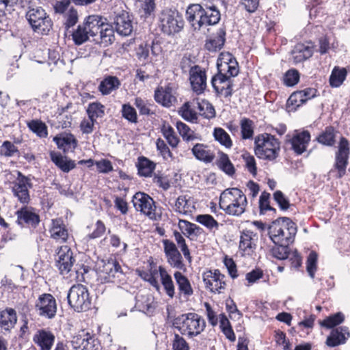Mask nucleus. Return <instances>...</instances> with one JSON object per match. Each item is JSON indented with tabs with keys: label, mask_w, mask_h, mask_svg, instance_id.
<instances>
[{
	"label": "nucleus",
	"mask_w": 350,
	"mask_h": 350,
	"mask_svg": "<svg viewBox=\"0 0 350 350\" xmlns=\"http://www.w3.org/2000/svg\"><path fill=\"white\" fill-rule=\"evenodd\" d=\"M299 80V73L295 69L288 70L284 75V83L286 85L291 87L296 85Z\"/></svg>",
	"instance_id": "61"
},
{
	"label": "nucleus",
	"mask_w": 350,
	"mask_h": 350,
	"mask_svg": "<svg viewBox=\"0 0 350 350\" xmlns=\"http://www.w3.org/2000/svg\"><path fill=\"white\" fill-rule=\"evenodd\" d=\"M176 126L183 139L186 141H191L196 138L193 131H191L186 124L180 121H178Z\"/></svg>",
	"instance_id": "58"
},
{
	"label": "nucleus",
	"mask_w": 350,
	"mask_h": 350,
	"mask_svg": "<svg viewBox=\"0 0 350 350\" xmlns=\"http://www.w3.org/2000/svg\"><path fill=\"white\" fill-rule=\"evenodd\" d=\"M191 151L195 157L198 160L210 163L214 159L213 154L203 144H196L192 148Z\"/></svg>",
	"instance_id": "37"
},
{
	"label": "nucleus",
	"mask_w": 350,
	"mask_h": 350,
	"mask_svg": "<svg viewBox=\"0 0 350 350\" xmlns=\"http://www.w3.org/2000/svg\"><path fill=\"white\" fill-rule=\"evenodd\" d=\"M68 304L77 312L88 310L91 308L92 299L88 288L83 284L71 286L67 294Z\"/></svg>",
	"instance_id": "4"
},
{
	"label": "nucleus",
	"mask_w": 350,
	"mask_h": 350,
	"mask_svg": "<svg viewBox=\"0 0 350 350\" xmlns=\"http://www.w3.org/2000/svg\"><path fill=\"white\" fill-rule=\"evenodd\" d=\"M55 335L45 329H38L33 337V341L40 350H51L55 342Z\"/></svg>",
	"instance_id": "21"
},
{
	"label": "nucleus",
	"mask_w": 350,
	"mask_h": 350,
	"mask_svg": "<svg viewBox=\"0 0 350 350\" xmlns=\"http://www.w3.org/2000/svg\"><path fill=\"white\" fill-rule=\"evenodd\" d=\"M267 230L273 243L290 245L294 241L297 225L289 217H281L273 221Z\"/></svg>",
	"instance_id": "2"
},
{
	"label": "nucleus",
	"mask_w": 350,
	"mask_h": 350,
	"mask_svg": "<svg viewBox=\"0 0 350 350\" xmlns=\"http://www.w3.org/2000/svg\"><path fill=\"white\" fill-rule=\"evenodd\" d=\"M178 227L187 237L193 234L198 237L204 232L201 227L185 219H179Z\"/></svg>",
	"instance_id": "38"
},
{
	"label": "nucleus",
	"mask_w": 350,
	"mask_h": 350,
	"mask_svg": "<svg viewBox=\"0 0 350 350\" xmlns=\"http://www.w3.org/2000/svg\"><path fill=\"white\" fill-rule=\"evenodd\" d=\"M56 266L62 275L68 273L75 262L73 253L68 246H62L57 253Z\"/></svg>",
	"instance_id": "14"
},
{
	"label": "nucleus",
	"mask_w": 350,
	"mask_h": 350,
	"mask_svg": "<svg viewBox=\"0 0 350 350\" xmlns=\"http://www.w3.org/2000/svg\"><path fill=\"white\" fill-rule=\"evenodd\" d=\"M17 216L16 222L22 227L36 228L40 220V216L36 213L35 208L25 205L16 212Z\"/></svg>",
	"instance_id": "13"
},
{
	"label": "nucleus",
	"mask_w": 350,
	"mask_h": 350,
	"mask_svg": "<svg viewBox=\"0 0 350 350\" xmlns=\"http://www.w3.org/2000/svg\"><path fill=\"white\" fill-rule=\"evenodd\" d=\"M163 249L167 262L172 267L182 269L184 267L183 257L176 245L168 239L163 240Z\"/></svg>",
	"instance_id": "17"
},
{
	"label": "nucleus",
	"mask_w": 350,
	"mask_h": 350,
	"mask_svg": "<svg viewBox=\"0 0 350 350\" xmlns=\"http://www.w3.org/2000/svg\"><path fill=\"white\" fill-rule=\"evenodd\" d=\"M122 116L131 123H137V114L135 109L129 103L123 104L121 109Z\"/></svg>",
	"instance_id": "55"
},
{
	"label": "nucleus",
	"mask_w": 350,
	"mask_h": 350,
	"mask_svg": "<svg viewBox=\"0 0 350 350\" xmlns=\"http://www.w3.org/2000/svg\"><path fill=\"white\" fill-rule=\"evenodd\" d=\"M312 54L313 48L310 43H297L292 51L293 58L295 63H301L309 59Z\"/></svg>",
	"instance_id": "24"
},
{
	"label": "nucleus",
	"mask_w": 350,
	"mask_h": 350,
	"mask_svg": "<svg viewBox=\"0 0 350 350\" xmlns=\"http://www.w3.org/2000/svg\"><path fill=\"white\" fill-rule=\"evenodd\" d=\"M31 188H33L31 179L18 172L16 180L13 182L12 190L20 203L25 205L29 203L31 198L29 189Z\"/></svg>",
	"instance_id": "8"
},
{
	"label": "nucleus",
	"mask_w": 350,
	"mask_h": 350,
	"mask_svg": "<svg viewBox=\"0 0 350 350\" xmlns=\"http://www.w3.org/2000/svg\"><path fill=\"white\" fill-rule=\"evenodd\" d=\"M159 271L161 276V284L165 291L166 294L172 298L174 296V285L170 275H169L165 268L159 266Z\"/></svg>",
	"instance_id": "40"
},
{
	"label": "nucleus",
	"mask_w": 350,
	"mask_h": 350,
	"mask_svg": "<svg viewBox=\"0 0 350 350\" xmlns=\"http://www.w3.org/2000/svg\"><path fill=\"white\" fill-rule=\"evenodd\" d=\"M275 246H273L271 249L272 256L279 260H285L288 258L291 255V250L289 248V245H286L283 243H274Z\"/></svg>",
	"instance_id": "48"
},
{
	"label": "nucleus",
	"mask_w": 350,
	"mask_h": 350,
	"mask_svg": "<svg viewBox=\"0 0 350 350\" xmlns=\"http://www.w3.org/2000/svg\"><path fill=\"white\" fill-rule=\"evenodd\" d=\"M120 86V81L117 77L108 76L100 82L98 90L103 95H108Z\"/></svg>",
	"instance_id": "35"
},
{
	"label": "nucleus",
	"mask_w": 350,
	"mask_h": 350,
	"mask_svg": "<svg viewBox=\"0 0 350 350\" xmlns=\"http://www.w3.org/2000/svg\"><path fill=\"white\" fill-rule=\"evenodd\" d=\"M205 327L206 322L199 314L193 312L187 313L185 327L181 334L187 333L189 338H193L203 332Z\"/></svg>",
	"instance_id": "12"
},
{
	"label": "nucleus",
	"mask_w": 350,
	"mask_h": 350,
	"mask_svg": "<svg viewBox=\"0 0 350 350\" xmlns=\"http://www.w3.org/2000/svg\"><path fill=\"white\" fill-rule=\"evenodd\" d=\"M345 320V316L342 312H337L334 315H331L320 322L322 327L330 329L342 323Z\"/></svg>",
	"instance_id": "53"
},
{
	"label": "nucleus",
	"mask_w": 350,
	"mask_h": 350,
	"mask_svg": "<svg viewBox=\"0 0 350 350\" xmlns=\"http://www.w3.org/2000/svg\"><path fill=\"white\" fill-rule=\"evenodd\" d=\"M161 133L170 146L172 148L178 146L179 139L176 135L174 129L170 124L164 123L161 127Z\"/></svg>",
	"instance_id": "45"
},
{
	"label": "nucleus",
	"mask_w": 350,
	"mask_h": 350,
	"mask_svg": "<svg viewBox=\"0 0 350 350\" xmlns=\"http://www.w3.org/2000/svg\"><path fill=\"white\" fill-rule=\"evenodd\" d=\"M0 320L1 329L10 332L17 322L16 311L11 308L0 310Z\"/></svg>",
	"instance_id": "25"
},
{
	"label": "nucleus",
	"mask_w": 350,
	"mask_h": 350,
	"mask_svg": "<svg viewBox=\"0 0 350 350\" xmlns=\"http://www.w3.org/2000/svg\"><path fill=\"white\" fill-rule=\"evenodd\" d=\"M159 19L162 32L168 36L180 32L185 25L183 16L176 10H163Z\"/></svg>",
	"instance_id": "6"
},
{
	"label": "nucleus",
	"mask_w": 350,
	"mask_h": 350,
	"mask_svg": "<svg viewBox=\"0 0 350 350\" xmlns=\"http://www.w3.org/2000/svg\"><path fill=\"white\" fill-rule=\"evenodd\" d=\"M26 18L34 31L47 33L53 23L44 9L40 6H29L26 12Z\"/></svg>",
	"instance_id": "5"
},
{
	"label": "nucleus",
	"mask_w": 350,
	"mask_h": 350,
	"mask_svg": "<svg viewBox=\"0 0 350 350\" xmlns=\"http://www.w3.org/2000/svg\"><path fill=\"white\" fill-rule=\"evenodd\" d=\"M225 275L218 269L207 271L203 273V281L206 288L213 293H221V290L226 287Z\"/></svg>",
	"instance_id": "15"
},
{
	"label": "nucleus",
	"mask_w": 350,
	"mask_h": 350,
	"mask_svg": "<svg viewBox=\"0 0 350 350\" xmlns=\"http://www.w3.org/2000/svg\"><path fill=\"white\" fill-rule=\"evenodd\" d=\"M174 237L177 244L180 247L184 256L190 262L191 260V256L190 255V252L188 248V246L186 244L185 239L182 236V234L176 230L174 231Z\"/></svg>",
	"instance_id": "57"
},
{
	"label": "nucleus",
	"mask_w": 350,
	"mask_h": 350,
	"mask_svg": "<svg viewBox=\"0 0 350 350\" xmlns=\"http://www.w3.org/2000/svg\"><path fill=\"white\" fill-rule=\"evenodd\" d=\"M270 194L266 191L261 193L259 199V208L260 213L265 214L266 211H272L274 213L276 212L275 208L271 207L269 204Z\"/></svg>",
	"instance_id": "60"
},
{
	"label": "nucleus",
	"mask_w": 350,
	"mask_h": 350,
	"mask_svg": "<svg viewBox=\"0 0 350 350\" xmlns=\"http://www.w3.org/2000/svg\"><path fill=\"white\" fill-rule=\"evenodd\" d=\"M211 84L217 95H223L226 98L232 95V80L227 77L214 76L211 80Z\"/></svg>",
	"instance_id": "18"
},
{
	"label": "nucleus",
	"mask_w": 350,
	"mask_h": 350,
	"mask_svg": "<svg viewBox=\"0 0 350 350\" xmlns=\"http://www.w3.org/2000/svg\"><path fill=\"white\" fill-rule=\"evenodd\" d=\"M347 71L345 68L335 66L329 77V85L332 88L340 87L345 80Z\"/></svg>",
	"instance_id": "39"
},
{
	"label": "nucleus",
	"mask_w": 350,
	"mask_h": 350,
	"mask_svg": "<svg viewBox=\"0 0 350 350\" xmlns=\"http://www.w3.org/2000/svg\"><path fill=\"white\" fill-rule=\"evenodd\" d=\"M317 254L314 252H312L308 256L306 261V270L309 276L313 279L314 273L317 271Z\"/></svg>",
	"instance_id": "59"
},
{
	"label": "nucleus",
	"mask_w": 350,
	"mask_h": 350,
	"mask_svg": "<svg viewBox=\"0 0 350 350\" xmlns=\"http://www.w3.org/2000/svg\"><path fill=\"white\" fill-rule=\"evenodd\" d=\"M50 158L53 163L64 172L68 173L76 167L75 161L68 159L66 157L62 156L59 152L51 151Z\"/></svg>",
	"instance_id": "26"
},
{
	"label": "nucleus",
	"mask_w": 350,
	"mask_h": 350,
	"mask_svg": "<svg viewBox=\"0 0 350 350\" xmlns=\"http://www.w3.org/2000/svg\"><path fill=\"white\" fill-rule=\"evenodd\" d=\"M213 136L216 141L221 145L227 148H230L232 146V142L228 133L222 128H215L213 131Z\"/></svg>",
	"instance_id": "47"
},
{
	"label": "nucleus",
	"mask_w": 350,
	"mask_h": 350,
	"mask_svg": "<svg viewBox=\"0 0 350 350\" xmlns=\"http://www.w3.org/2000/svg\"><path fill=\"white\" fill-rule=\"evenodd\" d=\"M154 99L157 103L167 107L172 106L176 100V97L172 94V90L170 88H157L154 92Z\"/></svg>",
	"instance_id": "30"
},
{
	"label": "nucleus",
	"mask_w": 350,
	"mask_h": 350,
	"mask_svg": "<svg viewBox=\"0 0 350 350\" xmlns=\"http://www.w3.org/2000/svg\"><path fill=\"white\" fill-rule=\"evenodd\" d=\"M337 133L338 131L334 126H326L322 133L317 137V140L319 143L324 146H333L336 144V136Z\"/></svg>",
	"instance_id": "34"
},
{
	"label": "nucleus",
	"mask_w": 350,
	"mask_h": 350,
	"mask_svg": "<svg viewBox=\"0 0 350 350\" xmlns=\"http://www.w3.org/2000/svg\"><path fill=\"white\" fill-rule=\"evenodd\" d=\"M256 236L252 231L243 230L240 237L239 248L247 254H250L256 247L253 237Z\"/></svg>",
	"instance_id": "32"
},
{
	"label": "nucleus",
	"mask_w": 350,
	"mask_h": 350,
	"mask_svg": "<svg viewBox=\"0 0 350 350\" xmlns=\"http://www.w3.org/2000/svg\"><path fill=\"white\" fill-rule=\"evenodd\" d=\"M217 166L227 175L232 176L235 173V169L227 154L223 152H218V159L216 161Z\"/></svg>",
	"instance_id": "36"
},
{
	"label": "nucleus",
	"mask_w": 350,
	"mask_h": 350,
	"mask_svg": "<svg viewBox=\"0 0 350 350\" xmlns=\"http://www.w3.org/2000/svg\"><path fill=\"white\" fill-rule=\"evenodd\" d=\"M137 167L139 176L148 177L152 175L155 164L148 159L142 157L139 158Z\"/></svg>",
	"instance_id": "41"
},
{
	"label": "nucleus",
	"mask_w": 350,
	"mask_h": 350,
	"mask_svg": "<svg viewBox=\"0 0 350 350\" xmlns=\"http://www.w3.org/2000/svg\"><path fill=\"white\" fill-rule=\"evenodd\" d=\"M132 203L137 211H140L150 219H157L155 202L149 195L137 192L133 197Z\"/></svg>",
	"instance_id": "9"
},
{
	"label": "nucleus",
	"mask_w": 350,
	"mask_h": 350,
	"mask_svg": "<svg viewBox=\"0 0 350 350\" xmlns=\"http://www.w3.org/2000/svg\"><path fill=\"white\" fill-rule=\"evenodd\" d=\"M189 81L192 90L198 94H202L206 88V71L198 65L189 70Z\"/></svg>",
	"instance_id": "16"
},
{
	"label": "nucleus",
	"mask_w": 350,
	"mask_h": 350,
	"mask_svg": "<svg viewBox=\"0 0 350 350\" xmlns=\"http://www.w3.org/2000/svg\"><path fill=\"white\" fill-rule=\"evenodd\" d=\"M29 129L40 137H46L48 135L47 126L39 120H33L27 123Z\"/></svg>",
	"instance_id": "50"
},
{
	"label": "nucleus",
	"mask_w": 350,
	"mask_h": 350,
	"mask_svg": "<svg viewBox=\"0 0 350 350\" xmlns=\"http://www.w3.org/2000/svg\"><path fill=\"white\" fill-rule=\"evenodd\" d=\"M273 196V200L277 202L282 211L288 210L290 207L289 200L281 191L278 190L275 191Z\"/></svg>",
	"instance_id": "62"
},
{
	"label": "nucleus",
	"mask_w": 350,
	"mask_h": 350,
	"mask_svg": "<svg viewBox=\"0 0 350 350\" xmlns=\"http://www.w3.org/2000/svg\"><path fill=\"white\" fill-rule=\"evenodd\" d=\"M350 154L349 144L348 140L341 137L340 139L338 150L335 154L334 168L337 170V178H341L346 174V169L349 164Z\"/></svg>",
	"instance_id": "7"
},
{
	"label": "nucleus",
	"mask_w": 350,
	"mask_h": 350,
	"mask_svg": "<svg viewBox=\"0 0 350 350\" xmlns=\"http://www.w3.org/2000/svg\"><path fill=\"white\" fill-rule=\"evenodd\" d=\"M180 115L185 120L194 122L198 120L196 113L190 108L189 104L185 103L180 111Z\"/></svg>",
	"instance_id": "63"
},
{
	"label": "nucleus",
	"mask_w": 350,
	"mask_h": 350,
	"mask_svg": "<svg viewBox=\"0 0 350 350\" xmlns=\"http://www.w3.org/2000/svg\"><path fill=\"white\" fill-rule=\"evenodd\" d=\"M99 38L100 40V42L104 44V46H108L113 42L115 40L114 37V28L112 25L104 23L102 28H100V31L98 32Z\"/></svg>",
	"instance_id": "42"
},
{
	"label": "nucleus",
	"mask_w": 350,
	"mask_h": 350,
	"mask_svg": "<svg viewBox=\"0 0 350 350\" xmlns=\"http://www.w3.org/2000/svg\"><path fill=\"white\" fill-rule=\"evenodd\" d=\"M100 272L105 280L107 282H114L115 278H118L122 273L121 266L119 262L113 258L107 261H103Z\"/></svg>",
	"instance_id": "19"
},
{
	"label": "nucleus",
	"mask_w": 350,
	"mask_h": 350,
	"mask_svg": "<svg viewBox=\"0 0 350 350\" xmlns=\"http://www.w3.org/2000/svg\"><path fill=\"white\" fill-rule=\"evenodd\" d=\"M113 27L120 36H129L133 31V19L128 12H115L111 16Z\"/></svg>",
	"instance_id": "11"
},
{
	"label": "nucleus",
	"mask_w": 350,
	"mask_h": 350,
	"mask_svg": "<svg viewBox=\"0 0 350 350\" xmlns=\"http://www.w3.org/2000/svg\"><path fill=\"white\" fill-rule=\"evenodd\" d=\"M241 137L244 139H250L254 135L253 121L244 118L241 120Z\"/></svg>",
	"instance_id": "56"
},
{
	"label": "nucleus",
	"mask_w": 350,
	"mask_h": 350,
	"mask_svg": "<svg viewBox=\"0 0 350 350\" xmlns=\"http://www.w3.org/2000/svg\"><path fill=\"white\" fill-rule=\"evenodd\" d=\"M196 221L209 230H212L213 228L217 229L219 227V223L217 221L215 220L212 215L208 214L197 215Z\"/></svg>",
	"instance_id": "54"
},
{
	"label": "nucleus",
	"mask_w": 350,
	"mask_h": 350,
	"mask_svg": "<svg viewBox=\"0 0 350 350\" xmlns=\"http://www.w3.org/2000/svg\"><path fill=\"white\" fill-rule=\"evenodd\" d=\"M254 145L255 154L259 159L273 161L279 157L280 142L271 134L265 133L257 135Z\"/></svg>",
	"instance_id": "3"
},
{
	"label": "nucleus",
	"mask_w": 350,
	"mask_h": 350,
	"mask_svg": "<svg viewBox=\"0 0 350 350\" xmlns=\"http://www.w3.org/2000/svg\"><path fill=\"white\" fill-rule=\"evenodd\" d=\"M247 204V198L243 193L240 198H237L227 208L226 214L233 216H240L245 211V207Z\"/></svg>",
	"instance_id": "33"
},
{
	"label": "nucleus",
	"mask_w": 350,
	"mask_h": 350,
	"mask_svg": "<svg viewBox=\"0 0 350 350\" xmlns=\"http://www.w3.org/2000/svg\"><path fill=\"white\" fill-rule=\"evenodd\" d=\"M37 314L44 318L51 319L57 313V303L55 297L49 293L40 295L35 303Z\"/></svg>",
	"instance_id": "10"
},
{
	"label": "nucleus",
	"mask_w": 350,
	"mask_h": 350,
	"mask_svg": "<svg viewBox=\"0 0 350 350\" xmlns=\"http://www.w3.org/2000/svg\"><path fill=\"white\" fill-rule=\"evenodd\" d=\"M104 23L105 21L102 16L98 15H90L85 19L83 26L87 31H88L91 37H95L98 36Z\"/></svg>",
	"instance_id": "27"
},
{
	"label": "nucleus",
	"mask_w": 350,
	"mask_h": 350,
	"mask_svg": "<svg viewBox=\"0 0 350 350\" xmlns=\"http://www.w3.org/2000/svg\"><path fill=\"white\" fill-rule=\"evenodd\" d=\"M74 342L81 350H95V339L88 333L77 336Z\"/></svg>",
	"instance_id": "44"
},
{
	"label": "nucleus",
	"mask_w": 350,
	"mask_h": 350,
	"mask_svg": "<svg viewBox=\"0 0 350 350\" xmlns=\"http://www.w3.org/2000/svg\"><path fill=\"white\" fill-rule=\"evenodd\" d=\"M174 276L178 286L179 291L182 292L185 295H191L193 291L191 288L190 282L187 278L179 271H176L174 274Z\"/></svg>",
	"instance_id": "43"
},
{
	"label": "nucleus",
	"mask_w": 350,
	"mask_h": 350,
	"mask_svg": "<svg viewBox=\"0 0 350 350\" xmlns=\"http://www.w3.org/2000/svg\"><path fill=\"white\" fill-rule=\"evenodd\" d=\"M172 345L173 350H189L187 342L178 334H174Z\"/></svg>",
	"instance_id": "64"
},
{
	"label": "nucleus",
	"mask_w": 350,
	"mask_h": 350,
	"mask_svg": "<svg viewBox=\"0 0 350 350\" xmlns=\"http://www.w3.org/2000/svg\"><path fill=\"white\" fill-rule=\"evenodd\" d=\"M243 191L236 187L228 188L223 191L219 197V206L221 209L226 211L227 208L237 199L242 196Z\"/></svg>",
	"instance_id": "23"
},
{
	"label": "nucleus",
	"mask_w": 350,
	"mask_h": 350,
	"mask_svg": "<svg viewBox=\"0 0 350 350\" xmlns=\"http://www.w3.org/2000/svg\"><path fill=\"white\" fill-rule=\"evenodd\" d=\"M135 308H137L139 311H142L147 314H151L153 313L155 306L153 304V301H150V298L148 297L142 296L141 299H137Z\"/></svg>",
	"instance_id": "51"
},
{
	"label": "nucleus",
	"mask_w": 350,
	"mask_h": 350,
	"mask_svg": "<svg viewBox=\"0 0 350 350\" xmlns=\"http://www.w3.org/2000/svg\"><path fill=\"white\" fill-rule=\"evenodd\" d=\"M53 141L56 143L58 148L62 149L64 153L72 152L77 146V140L72 134L64 137H55Z\"/></svg>",
	"instance_id": "29"
},
{
	"label": "nucleus",
	"mask_w": 350,
	"mask_h": 350,
	"mask_svg": "<svg viewBox=\"0 0 350 350\" xmlns=\"http://www.w3.org/2000/svg\"><path fill=\"white\" fill-rule=\"evenodd\" d=\"M186 17L193 29L200 30L203 27L215 25L221 18L219 10L215 5L203 7L200 4L190 5L186 10Z\"/></svg>",
	"instance_id": "1"
},
{
	"label": "nucleus",
	"mask_w": 350,
	"mask_h": 350,
	"mask_svg": "<svg viewBox=\"0 0 350 350\" xmlns=\"http://www.w3.org/2000/svg\"><path fill=\"white\" fill-rule=\"evenodd\" d=\"M53 224V226L50 230L51 237L57 241H60L61 243H65L68 237V230L64 226L55 224V221Z\"/></svg>",
	"instance_id": "49"
},
{
	"label": "nucleus",
	"mask_w": 350,
	"mask_h": 350,
	"mask_svg": "<svg viewBox=\"0 0 350 350\" xmlns=\"http://www.w3.org/2000/svg\"><path fill=\"white\" fill-rule=\"evenodd\" d=\"M72 36L73 42L76 45H81L85 43L91 37L83 25H78L77 29L73 31Z\"/></svg>",
	"instance_id": "52"
},
{
	"label": "nucleus",
	"mask_w": 350,
	"mask_h": 350,
	"mask_svg": "<svg viewBox=\"0 0 350 350\" xmlns=\"http://www.w3.org/2000/svg\"><path fill=\"white\" fill-rule=\"evenodd\" d=\"M226 41V31L223 28L217 30L216 36L208 40L205 43V48L210 52H216L221 50Z\"/></svg>",
	"instance_id": "28"
},
{
	"label": "nucleus",
	"mask_w": 350,
	"mask_h": 350,
	"mask_svg": "<svg viewBox=\"0 0 350 350\" xmlns=\"http://www.w3.org/2000/svg\"><path fill=\"white\" fill-rule=\"evenodd\" d=\"M87 113L90 120H96L105 115V106L99 102L91 103L88 105Z\"/></svg>",
	"instance_id": "46"
},
{
	"label": "nucleus",
	"mask_w": 350,
	"mask_h": 350,
	"mask_svg": "<svg viewBox=\"0 0 350 350\" xmlns=\"http://www.w3.org/2000/svg\"><path fill=\"white\" fill-rule=\"evenodd\" d=\"M310 141V133L308 131L296 133L293 138L290 139L292 149L299 155L306 150L307 146Z\"/></svg>",
	"instance_id": "22"
},
{
	"label": "nucleus",
	"mask_w": 350,
	"mask_h": 350,
	"mask_svg": "<svg viewBox=\"0 0 350 350\" xmlns=\"http://www.w3.org/2000/svg\"><path fill=\"white\" fill-rule=\"evenodd\" d=\"M217 73L215 76L234 77L239 72V64L237 60H233L230 64L217 63Z\"/></svg>",
	"instance_id": "31"
},
{
	"label": "nucleus",
	"mask_w": 350,
	"mask_h": 350,
	"mask_svg": "<svg viewBox=\"0 0 350 350\" xmlns=\"http://www.w3.org/2000/svg\"><path fill=\"white\" fill-rule=\"evenodd\" d=\"M349 337L350 332L349 328L346 326H340L332 329L330 335L327 338L325 343L328 347H335L345 344Z\"/></svg>",
	"instance_id": "20"
}]
</instances>
